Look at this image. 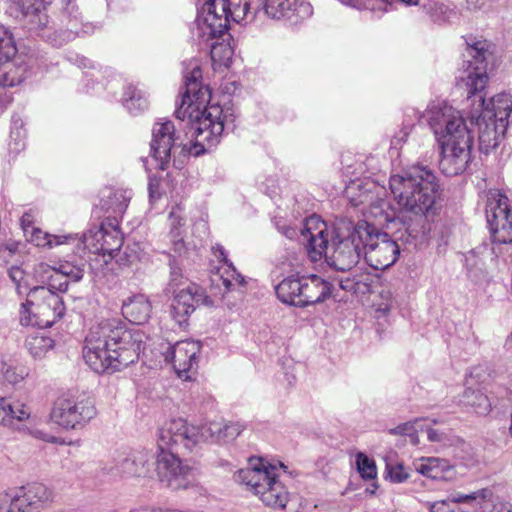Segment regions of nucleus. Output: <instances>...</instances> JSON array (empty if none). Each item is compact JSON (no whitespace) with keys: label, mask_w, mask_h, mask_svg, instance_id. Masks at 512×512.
<instances>
[{"label":"nucleus","mask_w":512,"mask_h":512,"mask_svg":"<svg viewBox=\"0 0 512 512\" xmlns=\"http://www.w3.org/2000/svg\"><path fill=\"white\" fill-rule=\"evenodd\" d=\"M185 94L176 116L187 121L191 139L184 142L176 133L174 123L161 120L152 129L151 153L158 167L165 170L177 150L199 156L216 147L225 131L234 128L235 113L231 107L210 104L211 91L201 83L202 70L198 60L193 59L184 68Z\"/></svg>","instance_id":"nucleus-1"},{"label":"nucleus","mask_w":512,"mask_h":512,"mask_svg":"<svg viewBox=\"0 0 512 512\" xmlns=\"http://www.w3.org/2000/svg\"><path fill=\"white\" fill-rule=\"evenodd\" d=\"M473 61H468L460 77L467 89L468 101L472 108L467 114L471 124L478 127L480 150L488 153L499 145L501 136L508 125V117L512 111V99L509 94L500 93L488 102L482 94L488 82L486 68V44L476 42L467 48Z\"/></svg>","instance_id":"nucleus-2"},{"label":"nucleus","mask_w":512,"mask_h":512,"mask_svg":"<svg viewBox=\"0 0 512 512\" xmlns=\"http://www.w3.org/2000/svg\"><path fill=\"white\" fill-rule=\"evenodd\" d=\"M389 187L395 205L377 196L370 203L368 214L379 225H387L396 219H416L422 223L434 214L439 184L431 169L415 166L390 176Z\"/></svg>","instance_id":"nucleus-3"},{"label":"nucleus","mask_w":512,"mask_h":512,"mask_svg":"<svg viewBox=\"0 0 512 512\" xmlns=\"http://www.w3.org/2000/svg\"><path fill=\"white\" fill-rule=\"evenodd\" d=\"M410 120L423 118L440 149L439 168L447 176L463 173L471 161L474 143L462 113L444 100H432L424 112L407 109Z\"/></svg>","instance_id":"nucleus-4"},{"label":"nucleus","mask_w":512,"mask_h":512,"mask_svg":"<svg viewBox=\"0 0 512 512\" xmlns=\"http://www.w3.org/2000/svg\"><path fill=\"white\" fill-rule=\"evenodd\" d=\"M148 337L142 329H126L118 319L92 326L85 338L83 358L96 373L120 371L136 362Z\"/></svg>","instance_id":"nucleus-5"},{"label":"nucleus","mask_w":512,"mask_h":512,"mask_svg":"<svg viewBox=\"0 0 512 512\" xmlns=\"http://www.w3.org/2000/svg\"><path fill=\"white\" fill-rule=\"evenodd\" d=\"M292 475L281 461L271 462L262 457H250L248 465L234 474V480L272 508H285L289 493L279 480L280 472Z\"/></svg>","instance_id":"nucleus-6"},{"label":"nucleus","mask_w":512,"mask_h":512,"mask_svg":"<svg viewBox=\"0 0 512 512\" xmlns=\"http://www.w3.org/2000/svg\"><path fill=\"white\" fill-rule=\"evenodd\" d=\"M360 223L340 218L329 225L322 220V244H325V257L328 266L338 270L352 269L361 259L364 251V238L360 231Z\"/></svg>","instance_id":"nucleus-7"},{"label":"nucleus","mask_w":512,"mask_h":512,"mask_svg":"<svg viewBox=\"0 0 512 512\" xmlns=\"http://www.w3.org/2000/svg\"><path fill=\"white\" fill-rule=\"evenodd\" d=\"M252 3V0H206L198 13L194 34L205 43L221 37L228 29L229 17L237 23L254 18Z\"/></svg>","instance_id":"nucleus-8"},{"label":"nucleus","mask_w":512,"mask_h":512,"mask_svg":"<svg viewBox=\"0 0 512 512\" xmlns=\"http://www.w3.org/2000/svg\"><path fill=\"white\" fill-rule=\"evenodd\" d=\"M359 232L364 238V257L369 266L384 270L397 261L402 249V244L398 242L400 238L380 232L367 222L360 223Z\"/></svg>","instance_id":"nucleus-9"},{"label":"nucleus","mask_w":512,"mask_h":512,"mask_svg":"<svg viewBox=\"0 0 512 512\" xmlns=\"http://www.w3.org/2000/svg\"><path fill=\"white\" fill-rule=\"evenodd\" d=\"M53 500V492L41 483L0 492V512H39Z\"/></svg>","instance_id":"nucleus-10"},{"label":"nucleus","mask_w":512,"mask_h":512,"mask_svg":"<svg viewBox=\"0 0 512 512\" xmlns=\"http://www.w3.org/2000/svg\"><path fill=\"white\" fill-rule=\"evenodd\" d=\"M94 415L95 408L88 400L64 393L54 401L49 418L62 428L73 429L89 421Z\"/></svg>","instance_id":"nucleus-11"},{"label":"nucleus","mask_w":512,"mask_h":512,"mask_svg":"<svg viewBox=\"0 0 512 512\" xmlns=\"http://www.w3.org/2000/svg\"><path fill=\"white\" fill-rule=\"evenodd\" d=\"M486 216L493 243H511L512 211L507 196L499 191L491 192L487 202Z\"/></svg>","instance_id":"nucleus-12"},{"label":"nucleus","mask_w":512,"mask_h":512,"mask_svg":"<svg viewBox=\"0 0 512 512\" xmlns=\"http://www.w3.org/2000/svg\"><path fill=\"white\" fill-rule=\"evenodd\" d=\"M318 287V276L312 274L302 278L287 277L275 287V291L282 303L306 306L320 301Z\"/></svg>","instance_id":"nucleus-13"},{"label":"nucleus","mask_w":512,"mask_h":512,"mask_svg":"<svg viewBox=\"0 0 512 512\" xmlns=\"http://www.w3.org/2000/svg\"><path fill=\"white\" fill-rule=\"evenodd\" d=\"M182 283L177 282L175 272H172V278L169 288L173 289V300L171 303V316L174 321L182 326L187 323L189 316L200 304H209L211 301L205 295L204 290L194 283H190L180 288Z\"/></svg>","instance_id":"nucleus-14"},{"label":"nucleus","mask_w":512,"mask_h":512,"mask_svg":"<svg viewBox=\"0 0 512 512\" xmlns=\"http://www.w3.org/2000/svg\"><path fill=\"white\" fill-rule=\"evenodd\" d=\"M156 472L159 480L173 490L186 489L191 480L193 467L183 461L172 450H159L156 457Z\"/></svg>","instance_id":"nucleus-15"},{"label":"nucleus","mask_w":512,"mask_h":512,"mask_svg":"<svg viewBox=\"0 0 512 512\" xmlns=\"http://www.w3.org/2000/svg\"><path fill=\"white\" fill-rule=\"evenodd\" d=\"M29 297L35 305L41 328L51 327L65 313L63 300L54 289L35 286L29 290Z\"/></svg>","instance_id":"nucleus-16"},{"label":"nucleus","mask_w":512,"mask_h":512,"mask_svg":"<svg viewBox=\"0 0 512 512\" xmlns=\"http://www.w3.org/2000/svg\"><path fill=\"white\" fill-rule=\"evenodd\" d=\"M199 439V432L195 427L189 426L182 418L172 419L159 429L157 448H192L199 444Z\"/></svg>","instance_id":"nucleus-17"},{"label":"nucleus","mask_w":512,"mask_h":512,"mask_svg":"<svg viewBox=\"0 0 512 512\" xmlns=\"http://www.w3.org/2000/svg\"><path fill=\"white\" fill-rule=\"evenodd\" d=\"M201 344L194 340L176 342L164 353L165 360L171 361L175 372L184 380L191 379L190 372L196 371L198 367V356Z\"/></svg>","instance_id":"nucleus-18"},{"label":"nucleus","mask_w":512,"mask_h":512,"mask_svg":"<svg viewBox=\"0 0 512 512\" xmlns=\"http://www.w3.org/2000/svg\"><path fill=\"white\" fill-rule=\"evenodd\" d=\"M215 258L219 261V266L213 272L211 281L217 287L223 286L224 293L233 291L244 285V277L237 272L231 261L228 260L223 246L216 245L212 248Z\"/></svg>","instance_id":"nucleus-19"},{"label":"nucleus","mask_w":512,"mask_h":512,"mask_svg":"<svg viewBox=\"0 0 512 512\" xmlns=\"http://www.w3.org/2000/svg\"><path fill=\"white\" fill-rule=\"evenodd\" d=\"M264 13L271 19L287 20L293 24L310 15L308 4H299L298 0H264Z\"/></svg>","instance_id":"nucleus-20"},{"label":"nucleus","mask_w":512,"mask_h":512,"mask_svg":"<svg viewBox=\"0 0 512 512\" xmlns=\"http://www.w3.org/2000/svg\"><path fill=\"white\" fill-rule=\"evenodd\" d=\"M10 7L19 11L30 30L40 31L49 24L45 13L46 0H9Z\"/></svg>","instance_id":"nucleus-21"},{"label":"nucleus","mask_w":512,"mask_h":512,"mask_svg":"<svg viewBox=\"0 0 512 512\" xmlns=\"http://www.w3.org/2000/svg\"><path fill=\"white\" fill-rule=\"evenodd\" d=\"M121 310L128 321L140 325L150 318L152 305L146 295L135 294L123 300Z\"/></svg>","instance_id":"nucleus-22"},{"label":"nucleus","mask_w":512,"mask_h":512,"mask_svg":"<svg viewBox=\"0 0 512 512\" xmlns=\"http://www.w3.org/2000/svg\"><path fill=\"white\" fill-rule=\"evenodd\" d=\"M319 239L320 216L313 214L305 219L300 234L301 244L312 262H317L320 259Z\"/></svg>","instance_id":"nucleus-23"},{"label":"nucleus","mask_w":512,"mask_h":512,"mask_svg":"<svg viewBox=\"0 0 512 512\" xmlns=\"http://www.w3.org/2000/svg\"><path fill=\"white\" fill-rule=\"evenodd\" d=\"M96 236L103 238L102 244H96V248L102 249L103 256L108 255L110 258H114V253L120 249L123 243L118 225L111 220L104 221L99 226V232Z\"/></svg>","instance_id":"nucleus-24"},{"label":"nucleus","mask_w":512,"mask_h":512,"mask_svg":"<svg viewBox=\"0 0 512 512\" xmlns=\"http://www.w3.org/2000/svg\"><path fill=\"white\" fill-rule=\"evenodd\" d=\"M24 236L28 242L32 243L36 247L53 249L57 246L67 244L70 241L75 240L77 234L53 235L43 231L39 227H34L33 229H26V234H24Z\"/></svg>","instance_id":"nucleus-25"},{"label":"nucleus","mask_w":512,"mask_h":512,"mask_svg":"<svg viewBox=\"0 0 512 512\" xmlns=\"http://www.w3.org/2000/svg\"><path fill=\"white\" fill-rule=\"evenodd\" d=\"M10 59L0 56V91L20 84L25 76V66Z\"/></svg>","instance_id":"nucleus-26"},{"label":"nucleus","mask_w":512,"mask_h":512,"mask_svg":"<svg viewBox=\"0 0 512 512\" xmlns=\"http://www.w3.org/2000/svg\"><path fill=\"white\" fill-rule=\"evenodd\" d=\"M31 418V409L28 404L16 400L8 402L0 397V424H8L12 420L19 422L28 421Z\"/></svg>","instance_id":"nucleus-27"},{"label":"nucleus","mask_w":512,"mask_h":512,"mask_svg":"<svg viewBox=\"0 0 512 512\" xmlns=\"http://www.w3.org/2000/svg\"><path fill=\"white\" fill-rule=\"evenodd\" d=\"M355 467L356 470L364 481H372L369 487L366 488V492L374 495L378 489L377 484V467L374 459L368 457L362 452H358L355 455Z\"/></svg>","instance_id":"nucleus-28"},{"label":"nucleus","mask_w":512,"mask_h":512,"mask_svg":"<svg viewBox=\"0 0 512 512\" xmlns=\"http://www.w3.org/2000/svg\"><path fill=\"white\" fill-rule=\"evenodd\" d=\"M47 6H50L55 13L61 14L67 20L71 33L79 34L77 30L79 13L75 0H46Z\"/></svg>","instance_id":"nucleus-29"},{"label":"nucleus","mask_w":512,"mask_h":512,"mask_svg":"<svg viewBox=\"0 0 512 512\" xmlns=\"http://www.w3.org/2000/svg\"><path fill=\"white\" fill-rule=\"evenodd\" d=\"M29 375V369L12 361L0 360V380L3 383L15 386L23 382Z\"/></svg>","instance_id":"nucleus-30"},{"label":"nucleus","mask_w":512,"mask_h":512,"mask_svg":"<svg viewBox=\"0 0 512 512\" xmlns=\"http://www.w3.org/2000/svg\"><path fill=\"white\" fill-rule=\"evenodd\" d=\"M336 284L341 289L356 294L365 293L369 289V285L367 282L356 280L355 278L333 279L332 282H329L326 279H322V300L332 295V292Z\"/></svg>","instance_id":"nucleus-31"},{"label":"nucleus","mask_w":512,"mask_h":512,"mask_svg":"<svg viewBox=\"0 0 512 512\" xmlns=\"http://www.w3.org/2000/svg\"><path fill=\"white\" fill-rule=\"evenodd\" d=\"M488 490L481 489L470 494L457 493L449 496L445 500H440L430 505L431 512H453L451 509L452 503H469L478 498L485 499L487 497Z\"/></svg>","instance_id":"nucleus-32"},{"label":"nucleus","mask_w":512,"mask_h":512,"mask_svg":"<svg viewBox=\"0 0 512 512\" xmlns=\"http://www.w3.org/2000/svg\"><path fill=\"white\" fill-rule=\"evenodd\" d=\"M54 340L44 334H32L26 338L25 347L35 360H41L54 348Z\"/></svg>","instance_id":"nucleus-33"},{"label":"nucleus","mask_w":512,"mask_h":512,"mask_svg":"<svg viewBox=\"0 0 512 512\" xmlns=\"http://www.w3.org/2000/svg\"><path fill=\"white\" fill-rule=\"evenodd\" d=\"M122 100L126 109L132 114L144 111L148 107L146 93L134 85L125 87Z\"/></svg>","instance_id":"nucleus-34"},{"label":"nucleus","mask_w":512,"mask_h":512,"mask_svg":"<svg viewBox=\"0 0 512 512\" xmlns=\"http://www.w3.org/2000/svg\"><path fill=\"white\" fill-rule=\"evenodd\" d=\"M424 418H415L413 420L401 423L395 428L389 430L391 435L404 437V445L417 446L419 444V430H422L421 423Z\"/></svg>","instance_id":"nucleus-35"},{"label":"nucleus","mask_w":512,"mask_h":512,"mask_svg":"<svg viewBox=\"0 0 512 512\" xmlns=\"http://www.w3.org/2000/svg\"><path fill=\"white\" fill-rule=\"evenodd\" d=\"M185 213L184 208L181 205L174 206L169 213V223L171 226V236L174 243V251L179 255L182 254L184 243L181 236V227L185 225Z\"/></svg>","instance_id":"nucleus-36"},{"label":"nucleus","mask_w":512,"mask_h":512,"mask_svg":"<svg viewBox=\"0 0 512 512\" xmlns=\"http://www.w3.org/2000/svg\"><path fill=\"white\" fill-rule=\"evenodd\" d=\"M460 401L463 404L472 407L479 415H486L491 411V403L488 397L480 390L467 387L464 390Z\"/></svg>","instance_id":"nucleus-37"},{"label":"nucleus","mask_w":512,"mask_h":512,"mask_svg":"<svg viewBox=\"0 0 512 512\" xmlns=\"http://www.w3.org/2000/svg\"><path fill=\"white\" fill-rule=\"evenodd\" d=\"M59 275L60 274L57 273L56 268L45 263H39L34 268V276L39 282L47 284V288H50L51 290L54 289L55 291L64 292L67 290V284L65 281H60L59 284H55L53 282L54 279L59 278Z\"/></svg>","instance_id":"nucleus-38"},{"label":"nucleus","mask_w":512,"mask_h":512,"mask_svg":"<svg viewBox=\"0 0 512 512\" xmlns=\"http://www.w3.org/2000/svg\"><path fill=\"white\" fill-rule=\"evenodd\" d=\"M447 468L448 464L446 461L434 457L423 458L415 465L418 473L432 479L441 478Z\"/></svg>","instance_id":"nucleus-39"},{"label":"nucleus","mask_w":512,"mask_h":512,"mask_svg":"<svg viewBox=\"0 0 512 512\" xmlns=\"http://www.w3.org/2000/svg\"><path fill=\"white\" fill-rule=\"evenodd\" d=\"M143 256L144 251L137 243L128 244L122 252L118 250L114 253L117 264L122 268L130 267L138 263L142 260Z\"/></svg>","instance_id":"nucleus-40"},{"label":"nucleus","mask_w":512,"mask_h":512,"mask_svg":"<svg viewBox=\"0 0 512 512\" xmlns=\"http://www.w3.org/2000/svg\"><path fill=\"white\" fill-rule=\"evenodd\" d=\"M210 55L215 69L229 67L232 61L233 49L227 43H212L210 46Z\"/></svg>","instance_id":"nucleus-41"},{"label":"nucleus","mask_w":512,"mask_h":512,"mask_svg":"<svg viewBox=\"0 0 512 512\" xmlns=\"http://www.w3.org/2000/svg\"><path fill=\"white\" fill-rule=\"evenodd\" d=\"M132 197L131 190L118 189L111 193L106 209L114 214H123Z\"/></svg>","instance_id":"nucleus-42"},{"label":"nucleus","mask_w":512,"mask_h":512,"mask_svg":"<svg viewBox=\"0 0 512 512\" xmlns=\"http://www.w3.org/2000/svg\"><path fill=\"white\" fill-rule=\"evenodd\" d=\"M425 9L434 21H448L456 14L453 5L444 1L432 2Z\"/></svg>","instance_id":"nucleus-43"},{"label":"nucleus","mask_w":512,"mask_h":512,"mask_svg":"<svg viewBox=\"0 0 512 512\" xmlns=\"http://www.w3.org/2000/svg\"><path fill=\"white\" fill-rule=\"evenodd\" d=\"M411 476V469L401 463H387L384 478L391 483L400 484Z\"/></svg>","instance_id":"nucleus-44"},{"label":"nucleus","mask_w":512,"mask_h":512,"mask_svg":"<svg viewBox=\"0 0 512 512\" xmlns=\"http://www.w3.org/2000/svg\"><path fill=\"white\" fill-rule=\"evenodd\" d=\"M19 322L22 326H38L40 322L37 317V311L35 305L30 302V297L23 302L19 308Z\"/></svg>","instance_id":"nucleus-45"},{"label":"nucleus","mask_w":512,"mask_h":512,"mask_svg":"<svg viewBox=\"0 0 512 512\" xmlns=\"http://www.w3.org/2000/svg\"><path fill=\"white\" fill-rule=\"evenodd\" d=\"M427 438L430 442L442 446H453L460 444V439L458 437L453 436L450 432L438 429H428Z\"/></svg>","instance_id":"nucleus-46"},{"label":"nucleus","mask_w":512,"mask_h":512,"mask_svg":"<svg viewBox=\"0 0 512 512\" xmlns=\"http://www.w3.org/2000/svg\"><path fill=\"white\" fill-rule=\"evenodd\" d=\"M98 232L99 227H92L80 237V241L84 245V248L94 254H102V249L96 248V244L101 245L103 242V238L101 236H96Z\"/></svg>","instance_id":"nucleus-47"},{"label":"nucleus","mask_w":512,"mask_h":512,"mask_svg":"<svg viewBox=\"0 0 512 512\" xmlns=\"http://www.w3.org/2000/svg\"><path fill=\"white\" fill-rule=\"evenodd\" d=\"M15 54L16 47L10 32L5 26L0 25V56L11 58Z\"/></svg>","instance_id":"nucleus-48"},{"label":"nucleus","mask_w":512,"mask_h":512,"mask_svg":"<svg viewBox=\"0 0 512 512\" xmlns=\"http://www.w3.org/2000/svg\"><path fill=\"white\" fill-rule=\"evenodd\" d=\"M32 436L46 444L55 445V446H70L76 445V442H72L71 440H67L65 437L60 435H54L49 432H45L42 430H34L32 431Z\"/></svg>","instance_id":"nucleus-49"},{"label":"nucleus","mask_w":512,"mask_h":512,"mask_svg":"<svg viewBox=\"0 0 512 512\" xmlns=\"http://www.w3.org/2000/svg\"><path fill=\"white\" fill-rule=\"evenodd\" d=\"M57 273H59L60 279H69L73 282H77L83 277V269L79 266H74L69 263L61 264L57 269Z\"/></svg>","instance_id":"nucleus-50"},{"label":"nucleus","mask_w":512,"mask_h":512,"mask_svg":"<svg viewBox=\"0 0 512 512\" xmlns=\"http://www.w3.org/2000/svg\"><path fill=\"white\" fill-rule=\"evenodd\" d=\"M210 431L212 434H217V440L226 439V438H235L239 435V429L237 425L234 424H225L223 429L218 424H212L210 426Z\"/></svg>","instance_id":"nucleus-51"},{"label":"nucleus","mask_w":512,"mask_h":512,"mask_svg":"<svg viewBox=\"0 0 512 512\" xmlns=\"http://www.w3.org/2000/svg\"><path fill=\"white\" fill-rule=\"evenodd\" d=\"M414 127V124L410 120H405L403 123L402 128L399 130L398 133H396L392 140L391 145L394 148H399L402 146L403 143H405Z\"/></svg>","instance_id":"nucleus-52"},{"label":"nucleus","mask_w":512,"mask_h":512,"mask_svg":"<svg viewBox=\"0 0 512 512\" xmlns=\"http://www.w3.org/2000/svg\"><path fill=\"white\" fill-rule=\"evenodd\" d=\"M10 279L15 283L16 290L18 294L24 293V290L27 289V284L25 283V273L20 267H11L8 271Z\"/></svg>","instance_id":"nucleus-53"},{"label":"nucleus","mask_w":512,"mask_h":512,"mask_svg":"<svg viewBox=\"0 0 512 512\" xmlns=\"http://www.w3.org/2000/svg\"><path fill=\"white\" fill-rule=\"evenodd\" d=\"M381 297L385 300V303L377 305L376 311L385 315L392 308L391 293L389 291H384L381 293Z\"/></svg>","instance_id":"nucleus-54"},{"label":"nucleus","mask_w":512,"mask_h":512,"mask_svg":"<svg viewBox=\"0 0 512 512\" xmlns=\"http://www.w3.org/2000/svg\"><path fill=\"white\" fill-rule=\"evenodd\" d=\"M20 223L24 234H26V229L29 230L36 227L34 225V215L32 212L24 213L21 217Z\"/></svg>","instance_id":"nucleus-55"},{"label":"nucleus","mask_w":512,"mask_h":512,"mask_svg":"<svg viewBox=\"0 0 512 512\" xmlns=\"http://www.w3.org/2000/svg\"><path fill=\"white\" fill-rule=\"evenodd\" d=\"M358 186H359V184H357L356 182H352L350 185L347 186L346 191H345L347 197L351 198L352 201L354 202L353 203L354 205H359V204L363 203L367 198H369V195L366 193L361 194L359 200L352 198V192Z\"/></svg>","instance_id":"nucleus-56"},{"label":"nucleus","mask_w":512,"mask_h":512,"mask_svg":"<svg viewBox=\"0 0 512 512\" xmlns=\"http://www.w3.org/2000/svg\"><path fill=\"white\" fill-rule=\"evenodd\" d=\"M487 0H465V8L468 11H479L484 9Z\"/></svg>","instance_id":"nucleus-57"},{"label":"nucleus","mask_w":512,"mask_h":512,"mask_svg":"<svg viewBox=\"0 0 512 512\" xmlns=\"http://www.w3.org/2000/svg\"><path fill=\"white\" fill-rule=\"evenodd\" d=\"M148 188H149L150 197L152 199L158 198L160 196V193L158 191V182L156 179L151 178L149 180Z\"/></svg>","instance_id":"nucleus-58"},{"label":"nucleus","mask_w":512,"mask_h":512,"mask_svg":"<svg viewBox=\"0 0 512 512\" xmlns=\"http://www.w3.org/2000/svg\"><path fill=\"white\" fill-rule=\"evenodd\" d=\"M76 62L80 68H94V63L85 56H78Z\"/></svg>","instance_id":"nucleus-59"},{"label":"nucleus","mask_w":512,"mask_h":512,"mask_svg":"<svg viewBox=\"0 0 512 512\" xmlns=\"http://www.w3.org/2000/svg\"><path fill=\"white\" fill-rule=\"evenodd\" d=\"M381 1L388 5H393L394 3L399 2L406 6H416L419 3V0H381Z\"/></svg>","instance_id":"nucleus-60"},{"label":"nucleus","mask_w":512,"mask_h":512,"mask_svg":"<svg viewBox=\"0 0 512 512\" xmlns=\"http://www.w3.org/2000/svg\"><path fill=\"white\" fill-rule=\"evenodd\" d=\"M279 231L284 235L286 236L287 238L289 239H292L293 237H295L296 235V231L295 229L291 228V227H278Z\"/></svg>","instance_id":"nucleus-61"},{"label":"nucleus","mask_w":512,"mask_h":512,"mask_svg":"<svg viewBox=\"0 0 512 512\" xmlns=\"http://www.w3.org/2000/svg\"><path fill=\"white\" fill-rule=\"evenodd\" d=\"M406 231L408 232L409 237H413V238H416L418 236V234L420 233V230H418L416 228H411V227H407Z\"/></svg>","instance_id":"nucleus-62"},{"label":"nucleus","mask_w":512,"mask_h":512,"mask_svg":"<svg viewBox=\"0 0 512 512\" xmlns=\"http://www.w3.org/2000/svg\"><path fill=\"white\" fill-rule=\"evenodd\" d=\"M15 145L16 146H15L14 150H17V151H19L25 147V144L23 142H18Z\"/></svg>","instance_id":"nucleus-63"},{"label":"nucleus","mask_w":512,"mask_h":512,"mask_svg":"<svg viewBox=\"0 0 512 512\" xmlns=\"http://www.w3.org/2000/svg\"><path fill=\"white\" fill-rule=\"evenodd\" d=\"M147 512H167V509L163 510V509H155V508H153V509H151V510H149Z\"/></svg>","instance_id":"nucleus-64"}]
</instances>
